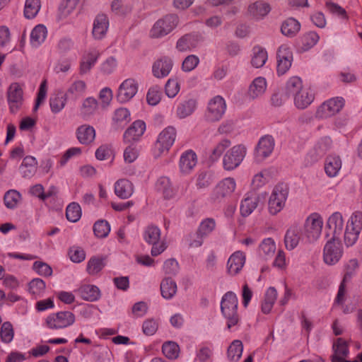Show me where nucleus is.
<instances>
[{"label":"nucleus","mask_w":362,"mask_h":362,"mask_svg":"<svg viewBox=\"0 0 362 362\" xmlns=\"http://www.w3.org/2000/svg\"><path fill=\"white\" fill-rule=\"evenodd\" d=\"M300 239L303 240L302 226L293 225L291 226L285 234L284 243L286 248L292 250L297 247Z\"/></svg>","instance_id":"obj_23"},{"label":"nucleus","mask_w":362,"mask_h":362,"mask_svg":"<svg viewBox=\"0 0 362 362\" xmlns=\"http://www.w3.org/2000/svg\"><path fill=\"white\" fill-rule=\"evenodd\" d=\"M134 192L133 184L127 179H120L115 184V193L121 199H128Z\"/></svg>","instance_id":"obj_29"},{"label":"nucleus","mask_w":362,"mask_h":362,"mask_svg":"<svg viewBox=\"0 0 362 362\" xmlns=\"http://www.w3.org/2000/svg\"><path fill=\"white\" fill-rule=\"evenodd\" d=\"M199 63V59L196 55H189L183 61L182 69L184 71H190L194 69Z\"/></svg>","instance_id":"obj_64"},{"label":"nucleus","mask_w":362,"mask_h":362,"mask_svg":"<svg viewBox=\"0 0 362 362\" xmlns=\"http://www.w3.org/2000/svg\"><path fill=\"white\" fill-rule=\"evenodd\" d=\"M138 82L134 78L124 80L119 86L117 100L120 103L129 101L138 91Z\"/></svg>","instance_id":"obj_13"},{"label":"nucleus","mask_w":362,"mask_h":362,"mask_svg":"<svg viewBox=\"0 0 362 362\" xmlns=\"http://www.w3.org/2000/svg\"><path fill=\"white\" fill-rule=\"evenodd\" d=\"M156 187L158 190L163 192L165 198L170 199L174 197L175 191L168 177H160L156 182Z\"/></svg>","instance_id":"obj_46"},{"label":"nucleus","mask_w":362,"mask_h":362,"mask_svg":"<svg viewBox=\"0 0 362 362\" xmlns=\"http://www.w3.org/2000/svg\"><path fill=\"white\" fill-rule=\"evenodd\" d=\"M75 322V315L69 311H60L47 316V326L52 329H64L72 325Z\"/></svg>","instance_id":"obj_9"},{"label":"nucleus","mask_w":362,"mask_h":362,"mask_svg":"<svg viewBox=\"0 0 362 362\" xmlns=\"http://www.w3.org/2000/svg\"><path fill=\"white\" fill-rule=\"evenodd\" d=\"M332 140L329 137L325 136L320 139L315 145L314 148L308 153L307 159L310 158L308 163L311 164L317 161L330 148Z\"/></svg>","instance_id":"obj_22"},{"label":"nucleus","mask_w":362,"mask_h":362,"mask_svg":"<svg viewBox=\"0 0 362 362\" xmlns=\"http://www.w3.org/2000/svg\"><path fill=\"white\" fill-rule=\"evenodd\" d=\"M323 226L322 218L316 214L307 218L303 228V240L311 243L315 242L320 236Z\"/></svg>","instance_id":"obj_3"},{"label":"nucleus","mask_w":362,"mask_h":362,"mask_svg":"<svg viewBox=\"0 0 362 362\" xmlns=\"http://www.w3.org/2000/svg\"><path fill=\"white\" fill-rule=\"evenodd\" d=\"M146 129L145 122L141 120L135 121L124 132L123 139L126 144H134L144 134Z\"/></svg>","instance_id":"obj_20"},{"label":"nucleus","mask_w":362,"mask_h":362,"mask_svg":"<svg viewBox=\"0 0 362 362\" xmlns=\"http://www.w3.org/2000/svg\"><path fill=\"white\" fill-rule=\"evenodd\" d=\"M173 66L172 59L167 56L156 60L152 66V74L157 78H163L169 75Z\"/></svg>","instance_id":"obj_19"},{"label":"nucleus","mask_w":362,"mask_h":362,"mask_svg":"<svg viewBox=\"0 0 362 362\" xmlns=\"http://www.w3.org/2000/svg\"><path fill=\"white\" fill-rule=\"evenodd\" d=\"M304 87L300 78L298 76H293L287 81L286 85V94L289 97H293L301 90Z\"/></svg>","instance_id":"obj_49"},{"label":"nucleus","mask_w":362,"mask_h":362,"mask_svg":"<svg viewBox=\"0 0 362 362\" xmlns=\"http://www.w3.org/2000/svg\"><path fill=\"white\" fill-rule=\"evenodd\" d=\"M197 40L194 35L187 34L180 37L176 44V48L180 52L189 51L196 47Z\"/></svg>","instance_id":"obj_43"},{"label":"nucleus","mask_w":362,"mask_h":362,"mask_svg":"<svg viewBox=\"0 0 362 362\" xmlns=\"http://www.w3.org/2000/svg\"><path fill=\"white\" fill-rule=\"evenodd\" d=\"M110 231V226L105 220H100L93 225V232L95 236L100 238H105Z\"/></svg>","instance_id":"obj_57"},{"label":"nucleus","mask_w":362,"mask_h":362,"mask_svg":"<svg viewBox=\"0 0 362 362\" xmlns=\"http://www.w3.org/2000/svg\"><path fill=\"white\" fill-rule=\"evenodd\" d=\"M247 153L246 147L243 144H238L230 148L223 156V165L225 170H232L238 167Z\"/></svg>","instance_id":"obj_6"},{"label":"nucleus","mask_w":362,"mask_h":362,"mask_svg":"<svg viewBox=\"0 0 362 362\" xmlns=\"http://www.w3.org/2000/svg\"><path fill=\"white\" fill-rule=\"evenodd\" d=\"M245 260L244 252L238 250L233 253L227 262V273L230 276L238 274L244 267Z\"/></svg>","instance_id":"obj_21"},{"label":"nucleus","mask_w":362,"mask_h":362,"mask_svg":"<svg viewBox=\"0 0 362 362\" xmlns=\"http://www.w3.org/2000/svg\"><path fill=\"white\" fill-rule=\"evenodd\" d=\"M105 264L103 259L98 257H92L89 259L87 264V272L90 275L98 274L103 269Z\"/></svg>","instance_id":"obj_62"},{"label":"nucleus","mask_w":362,"mask_h":362,"mask_svg":"<svg viewBox=\"0 0 362 362\" xmlns=\"http://www.w3.org/2000/svg\"><path fill=\"white\" fill-rule=\"evenodd\" d=\"M162 89L158 86L151 87L146 94L147 103L151 105H156L161 100Z\"/></svg>","instance_id":"obj_59"},{"label":"nucleus","mask_w":362,"mask_h":362,"mask_svg":"<svg viewBox=\"0 0 362 362\" xmlns=\"http://www.w3.org/2000/svg\"><path fill=\"white\" fill-rule=\"evenodd\" d=\"M33 269L39 275L43 276H50L52 274V269L47 263L36 261L33 263Z\"/></svg>","instance_id":"obj_63"},{"label":"nucleus","mask_w":362,"mask_h":362,"mask_svg":"<svg viewBox=\"0 0 362 362\" xmlns=\"http://www.w3.org/2000/svg\"><path fill=\"white\" fill-rule=\"evenodd\" d=\"M277 73L284 74L291 67L293 54L286 45H281L277 51Z\"/></svg>","instance_id":"obj_18"},{"label":"nucleus","mask_w":362,"mask_h":362,"mask_svg":"<svg viewBox=\"0 0 362 362\" xmlns=\"http://www.w3.org/2000/svg\"><path fill=\"white\" fill-rule=\"evenodd\" d=\"M76 133L78 141L85 145L91 144L95 137V129L88 124L79 126L77 128Z\"/></svg>","instance_id":"obj_28"},{"label":"nucleus","mask_w":362,"mask_h":362,"mask_svg":"<svg viewBox=\"0 0 362 362\" xmlns=\"http://www.w3.org/2000/svg\"><path fill=\"white\" fill-rule=\"evenodd\" d=\"M160 292L165 299H171L177 292V284L171 278H165L160 283Z\"/></svg>","instance_id":"obj_40"},{"label":"nucleus","mask_w":362,"mask_h":362,"mask_svg":"<svg viewBox=\"0 0 362 362\" xmlns=\"http://www.w3.org/2000/svg\"><path fill=\"white\" fill-rule=\"evenodd\" d=\"M343 255V247L339 238H332L323 250L324 262L329 265L337 263Z\"/></svg>","instance_id":"obj_8"},{"label":"nucleus","mask_w":362,"mask_h":362,"mask_svg":"<svg viewBox=\"0 0 362 362\" xmlns=\"http://www.w3.org/2000/svg\"><path fill=\"white\" fill-rule=\"evenodd\" d=\"M197 102L194 99H189L180 103L177 108V115L180 118L189 116L196 109Z\"/></svg>","instance_id":"obj_44"},{"label":"nucleus","mask_w":362,"mask_h":362,"mask_svg":"<svg viewBox=\"0 0 362 362\" xmlns=\"http://www.w3.org/2000/svg\"><path fill=\"white\" fill-rule=\"evenodd\" d=\"M86 88V84L83 81H76L70 86L65 94L67 98L70 97L76 100L85 93Z\"/></svg>","instance_id":"obj_48"},{"label":"nucleus","mask_w":362,"mask_h":362,"mask_svg":"<svg viewBox=\"0 0 362 362\" xmlns=\"http://www.w3.org/2000/svg\"><path fill=\"white\" fill-rule=\"evenodd\" d=\"M226 110L225 100L219 95L215 96L208 103L205 118L208 122H214L220 120Z\"/></svg>","instance_id":"obj_11"},{"label":"nucleus","mask_w":362,"mask_h":362,"mask_svg":"<svg viewBox=\"0 0 362 362\" xmlns=\"http://www.w3.org/2000/svg\"><path fill=\"white\" fill-rule=\"evenodd\" d=\"M275 251L276 245L271 238L263 240L259 246V255L264 259L272 257Z\"/></svg>","instance_id":"obj_42"},{"label":"nucleus","mask_w":362,"mask_h":362,"mask_svg":"<svg viewBox=\"0 0 362 362\" xmlns=\"http://www.w3.org/2000/svg\"><path fill=\"white\" fill-rule=\"evenodd\" d=\"M243 345L241 341L234 340L228 349V357L230 361H238L243 353Z\"/></svg>","instance_id":"obj_52"},{"label":"nucleus","mask_w":362,"mask_h":362,"mask_svg":"<svg viewBox=\"0 0 362 362\" xmlns=\"http://www.w3.org/2000/svg\"><path fill=\"white\" fill-rule=\"evenodd\" d=\"M41 7L40 0H26L24 8V16L31 19L36 16Z\"/></svg>","instance_id":"obj_50"},{"label":"nucleus","mask_w":362,"mask_h":362,"mask_svg":"<svg viewBox=\"0 0 362 362\" xmlns=\"http://www.w3.org/2000/svg\"><path fill=\"white\" fill-rule=\"evenodd\" d=\"M288 187L286 184L276 185L269 197L268 202L269 212L272 215H276L284 207L288 195Z\"/></svg>","instance_id":"obj_2"},{"label":"nucleus","mask_w":362,"mask_h":362,"mask_svg":"<svg viewBox=\"0 0 362 362\" xmlns=\"http://www.w3.org/2000/svg\"><path fill=\"white\" fill-rule=\"evenodd\" d=\"M66 100V94L62 91H57L52 94L49 100L51 111L54 114L61 112L64 108Z\"/></svg>","instance_id":"obj_30"},{"label":"nucleus","mask_w":362,"mask_h":362,"mask_svg":"<svg viewBox=\"0 0 362 362\" xmlns=\"http://www.w3.org/2000/svg\"><path fill=\"white\" fill-rule=\"evenodd\" d=\"M277 298V291L274 287H269L264 296V301L262 304V311L264 314H268L273 308V305Z\"/></svg>","instance_id":"obj_41"},{"label":"nucleus","mask_w":362,"mask_h":362,"mask_svg":"<svg viewBox=\"0 0 362 362\" xmlns=\"http://www.w3.org/2000/svg\"><path fill=\"white\" fill-rule=\"evenodd\" d=\"M230 144L231 142L229 139L221 140L213 149L210 159L213 161L217 160Z\"/></svg>","instance_id":"obj_61"},{"label":"nucleus","mask_w":362,"mask_h":362,"mask_svg":"<svg viewBox=\"0 0 362 362\" xmlns=\"http://www.w3.org/2000/svg\"><path fill=\"white\" fill-rule=\"evenodd\" d=\"M235 181L232 177H227L221 180L215 187L212 193V199L214 201L221 200L229 197L235 190Z\"/></svg>","instance_id":"obj_17"},{"label":"nucleus","mask_w":362,"mask_h":362,"mask_svg":"<svg viewBox=\"0 0 362 362\" xmlns=\"http://www.w3.org/2000/svg\"><path fill=\"white\" fill-rule=\"evenodd\" d=\"M109 27V20L105 14L97 15L93 22L92 34L95 40L103 38Z\"/></svg>","instance_id":"obj_25"},{"label":"nucleus","mask_w":362,"mask_h":362,"mask_svg":"<svg viewBox=\"0 0 362 362\" xmlns=\"http://www.w3.org/2000/svg\"><path fill=\"white\" fill-rule=\"evenodd\" d=\"M361 230L362 213L356 211L349 219L344 231V243L347 247L356 243Z\"/></svg>","instance_id":"obj_4"},{"label":"nucleus","mask_w":362,"mask_h":362,"mask_svg":"<svg viewBox=\"0 0 362 362\" xmlns=\"http://www.w3.org/2000/svg\"><path fill=\"white\" fill-rule=\"evenodd\" d=\"M14 337V330L13 325L10 322H5L2 324L0 329V337L2 342L8 344Z\"/></svg>","instance_id":"obj_58"},{"label":"nucleus","mask_w":362,"mask_h":362,"mask_svg":"<svg viewBox=\"0 0 362 362\" xmlns=\"http://www.w3.org/2000/svg\"><path fill=\"white\" fill-rule=\"evenodd\" d=\"M66 218L71 222L78 221L81 216V209L78 204L72 202L68 205L66 209Z\"/></svg>","instance_id":"obj_56"},{"label":"nucleus","mask_w":362,"mask_h":362,"mask_svg":"<svg viewBox=\"0 0 362 362\" xmlns=\"http://www.w3.org/2000/svg\"><path fill=\"white\" fill-rule=\"evenodd\" d=\"M328 228L332 231V237L339 238L344 229V220L341 213L334 212L328 218L327 223Z\"/></svg>","instance_id":"obj_26"},{"label":"nucleus","mask_w":362,"mask_h":362,"mask_svg":"<svg viewBox=\"0 0 362 362\" xmlns=\"http://www.w3.org/2000/svg\"><path fill=\"white\" fill-rule=\"evenodd\" d=\"M344 105V100L342 98H333L322 104L317 109L315 117L320 119H325L335 115L339 112Z\"/></svg>","instance_id":"obj_10"},{"label":"nucleus","mask_w":362,"mask_h":362,"mask_svg":"<svg viewBox=\"0 0 362 362\" xmlns=\"http://www.w3.org/2000/svg\"><path fill=\"white\" fill-rule=\"evenodd\" d=\"M334 355L332 356V362H341L349 354L346 342L342 338H338L333 344Z\"/></svg>","instance_id":"obj_33"},{"label":"nucleus","mask_w":362,"mask_h":362,"mask_svg":"<svg viewBox=\"0 0 362 362\" xmlns=\"http://www.w3.org/2000/svg\"><path fill=\"white\" fill-rule=\"evenodd\" d=\"M216 228V221L212 218H207L203 220L197 229L199 235L204 238L207 237Z\"/></svg>","instance_id":"obj_53"},{"label":"nucleus","mask_w":362,"mask_h":362,"mask_svg":"<svg viewBox=\"0 0 362 362\" xmlns=\"http://www.w3.org/2000/svg\"><path fill=\"white\" fill-rule=\"evenodd\" d=\"M47 34V28L43 25H36L32 30L30 34V43L33 47H38L46 39Z\"/></svg>","instance_id":"obj_39"},{"label":"nucleus","mask_w":362,"mask_h":362,"mask_svg":"<svg viewBox=\"0 0 362 362\" xmlns=\"http://www.w3.org/2000/svg\"><path fill=\"white\" fill-rule=\"evenodd\" d=\"M175 136L176 131L173 127H168L160 133L156 143V148L159 151L158 156L170 149L175 140Z\"/></svg>","instance_id":"obj_15"},{"label":"nucleus","mask_w":362,"mask_h":362,"mask_svg":"<svg viewBox=\"0 0 362 362\" xmlns=\"http://www.w3.org/2000/svg\"><path fill=\"white\" fill-rule=\"evenodd\" d=\"M100 56V52L96 49H91L85 54L81 62L80 74H85L88 73L95 65Z\"/></svg>","instance_id":"obj_27"},{"label":"nucleus","mask_w":362,"mask_h":362,"mask_svg":"<svg viewBox=\"0 0 362 362\" xmlns=\"http://www.w3.org/2000/svg\"><path fill=\"white\" fill-rule=\"evenodd\" d=\"M28 286L30 293L36 298L40 297L46 288L45 282L39 278L33 279L30 281Z\"/></svg>","instance_id":"obj_55"},{"label":"nucleus","mask_w":362,"mask_h":362,"mask_svg":"<svg viewBox=\"0 0 362 362\" xmlns=\"http://www.w3.org/2000/svg\"><path fill=\"white\" fill-rule=\"evenodd\" d=\"M178 24V17L175 14H168L158 20L150 31L153 38H160L170 33Z\"/></svg>","instance_id":"obj_5"},{"label":"nucleus","mask_w":362,"mask_h":362,"mask_svg":"<svg viewBox=\"0 0 362 362\" xmlns=\"http://www.w3.org/2000/svg\"><path fill=\"white\" fill-rule=\"evenodd\" d=\"M19 170L23 177L30 178L33 177L37 170L35 158L33 156L25 157Z\"/></svg>","instance_id":"obj_35"},{"label":"nucleus","mask_w":362,"mask_h":362,"mask_svg":"<svg viewBox=\"0 0 362 362\" xmlns=\"http://www.w3.org/2000/svg\"><path fill=\"white\" fill-rule=\"evenodd\" d=\"M264 199L263 194L255 190L250 191L245 194L240 204V214L246 217L250 215L258 206L259 204Z\"/></svg>","instance_id":"obj_12"},{"label":"nucleus","mask_w":362,"mask_h":362,"mask_svg":"<svg viewBox=\"0 0 362 362\" xmlns=\"http://www.w3.org/2000/svg\"><path fill=\"white\" fill-rule=\"evenodd\" d=\"M144 238L147 243L152 245L151 254L153 257L160 255L167 248L166 243L164 241H160V230L157 226L147 227L144 233Z\"/></svg>","instance_id":"obj_7"},{"label":"nucleus","mask_w":362,"mask_h":362,"mask_svg":"<svg viewBox=\"0 0 362 362\" xmlns=\"http://www.w3.org/2000/svg\"><path fill=\"white\" fill-rule=\"evenodd\" d=\"M7 100L10 112L16 113L23 103V90L17 83L10 85L7 90Z\"/></svg>","instance_id":"obj_14"},{"label":"nucleus","mask_w":362,"mask_h":362,"mask_svg":"<svg viewBox=\"0 0 362 362\" xmlns=\"http://www.w3.org/2000/svg\"><path fill=\"white\" fill-rule=\"evenodd\" d=\"M275 141L270 135L262 136L255 148V158L261 161L269 157L274 151Z\"/></svg>","instance_id":"obj_16"},{"label":"nucleus","mask_w":362,"mask_h":362,"mask_svg":"<svg viewBox=\"0 0 362 362\" xmlns=\"http://www.w3.org/2000/svg\"><path fill=\"white\" fill-rule=\"evenodd\" d=\"M97 107L98 101L96 99L92 97H89L83 101L81 112L84 117L90 116L95 112Z\"/></svg>","instance_id":"obj_60"},{"label":"nucleus","mask_w":362,"mask_h":362,"mask_svg":"<svg viewBox=\"0 0 362 362\" xmlns=\"http://www.w3.org/2000/svg\"><path fill=\"white\" fill-rule=\"evenodd\" d=\"M341 168V160L339 156H329L325 160V170L327 175L333 177H335Z\"/></svg>","instance_id":"obj_36"},{"label":"nucleus","mask_w":362,"mask_h":362,"mask_svg":"<svg viewBox=\"0 0 362 362\" xmlns=\"http://www.w3.org/2000/svg\"><path fill=\"white\" fill-rule=\"evenodd\" d=\"M77 293L83 300L90 302L95 301L100 297V289L94 285L81 286Z\"/></svg>","instance_id":"obj_31"},{"label":"nucleus","mask_w":362,"mask_h":362,"mask_svg":"<svg viewBox=\"0 0 362 362\" xmlns=\"http://www.w3.org/2000/svg\"><path fill=\"white\" fill-rule=\"evenodd\" d=\"M112 120L117 127H122L130 121V112L127 108H118L115 111Z\"/></svg>","instance_id":"obj_45"},{"label":"nucleus","mask_w":362,"mask_h":362,"mask_svg":"<svg viewBox=\"0 0 362 362\" xmlns=\"http://www.w3.org/2000/svg\"><path fill=\"white\" fill-rule=\"evenodd\" d=\"M299 22L293 18L286 19L281 25V31L285 36L292 37L300 30Z\"/></svg>","instance_id":"obj_38"},{"label":"nucleus","mask_w":362,"mask_h":362,"mask_svg":"<svg viewBox=\"0 0 362 362\" xmlns=\"http://www.w3.org/2000/svg\"><path fill=\"white\" fill-rule=\"evenodd\" d=\"M197 163V156L192 151L183 153L180 160V168L182 173H189Z\"/></svg>","instance_id":"obj_32"},{"label":"nucleus","mask_w":362,"mask_h":362,"mask_svg":"<svg viewBox=\"0 0 362 362\" xmlns=\"http://www.w3.org/2000/svg\"><path fill=\"white\" fill-rule=\"evenodd\" d=\"M162 351L168 358L174 360L179 356L180 347L177 343L169 341L163 344Z\"/></svg>","instance_id":"obj_51"},{"label":"nucleus","mask_w":362,"mask_h":362,"mask_svg":"<svg viewBox=\"0 0 362 362\" xmlns=\"http://www.w3.org/2000/svg\"><path fill=\"white\" fill-rule=\"evenodd\" d=\"M315 94L310 88H303L293 96L295 106L299 110L307 108L314 100Z\"/></svg>","instance_id":"obj_24"},{"label":"nucleus","mask_w":362,"mask_h":362,"mask_svg":"<svg viewBox=\"0 0 362 362\" xmlns=\"http://www.w3.org/2000/svg\"><path fill=\"white\" fill-rule=\"evenodd\" d=\"M238 300L237 296L232 291L226 293L221 302V310L227 320L228 328L236 325L239 322L238 314Z\"/></svg>","instance_id":"obj_1"},{"label":"nucleus","mask_w":362,"mask_h":362,"mask_svg":"<svg viewBox=\"0 0 362 362\" xmlns=\"http://www.w3.org/2000/svg\"><path fill=\"white\" fill-rule=\"evenodd\" d=\"M267 82L264 78L257 77L253 80L248 90V95L252 99L262 95L266 90Z\"/></svg>","instance_id":"obj_37"},{"label":"nucleus","mask_w":362,"mask_h":362,"mask_svg":"<svg viewBox=\"0 0 362 362\" xmlns=\"http://www.w3.org/2000/svg\"><path fill=\"white\" fill-rule=\"evenodd\" d=\"M267 60V51L260 47H255L253 48V56L251 60L252 65L256 68H260L264 66Z\"/></svg>","instance_id":"obj_47"},{"label":"nucleus","mask_w":362,"mask_h":362,"mask_svg":"<svg viewBox=\"0 0 362 362\" xmlns=\"http://www.w3.org/2000/svg\"><path fill=\"white\" fill-rule=\"evenodd\" d=\"M269 11V5L262 1H256L248 7V13L256 19L263 18Z\"/></svg>","instance_id":"obj_34"},{"label":"nucleus","mask_w":362,"mask_h":362,"mask_svg":"<svg viewBox=\"0 0 362 362\" xmlns=\"http://www.w3.org/2000/svg\"><path fill=\"white\" fill-rule=\"evenodd\" d=\"M21 198V195L18 191L15 189H10L4 194V204L8 209H14L17 206Z\"/></svg>","instance_id":"obj_54"}]
</instances>
